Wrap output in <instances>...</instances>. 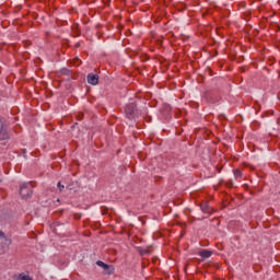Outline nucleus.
Wrapping results in <instances>:
<instances>
[{"label":"nucleus","instance_id":"nucleus-1","mask_svg":"<svg viewBox=\"0 0 280 280\" xmlns=\"http://www.w3.org/2000/svg\"><path fill=\"white\" fill-rule=\"evenodd\" d=\"M125 114L127 119H136V117L141 115L139 109H137V104L135 103H130L125 107Z\"/></svg>","mask_w":280,"mask_h":280},{"label":"nucleus","instance_id":"nucleus-2","mask_svg":"<svg viewBox=\"0 0 280 280\" xmlns=\"http://www.w3.org/2000/svg\"><path fill=\"white\" fill-rule=\"evenodd\" d=\"M20 196L22 198H31L32 197V184L24 183L20 185Z\"/></svg>","mask_w":280,"mask_h":280},{"label":"nucleus","instance_id":"nucleus-3","mask_svg":"<svg viewBox=\"0 0 280 280\" xmlns=\"http://www.w3.org/2000/svg\"><path fill=\"white\" fill-rule=\"evenodd\" d=\"M96 266H100V268L104 269L105 275H114L115 268L110 265H106V262L98 260L96 261Z\"/></svg>","mask_w":280,"mask_h":280},{"label":"nucleus","instance_id":"nucleus-4","mask_svg":"<svg viewBox=\"0 0 280 280\" xmlns=\"http://www.w3.org/2000/svg\"><path fill=\"white\" fill-rule=\"evenodd\" d=\"M88 84H92V86L100 84V75L93 73L88 74Z\"/></svg>","mask_w":280,"mask_h":280},{"label":"nucleus","instance_id":"nucleus-5","mask_svg":"<svg viewBox=\"0 0 280 280\" xmlns=\"http://www.w3.org/2000/svg\"><path fill=\"white\" fill-rule=\"evenodd\" d=\"M0 244H2V246H10L12 244V240L8 238L5 236V233H3V231H0Z\"/></svg>","mask_w":280,"mask_h":280},{"label":"nucleus","instance_id":"nucleus-6","mask_svg":"<svg viewBox=\"0 0 280 280\" xmlns=\"http://www.w3.org/2000/svg\"><path fill=\"white\" fill-rule=\"evenodd\" d=\"M10 139V133L8 132V130L3 129V127H1L0 129V141H5Z\"/></svg>","mask_w":280,"mask_h":280},{"label":"nucleus","instance_id":"nucleus-7","mask_svg":"<svg viewBox=\"0 0 280 280\" xmlns=\"http://www.w3.org/2000/svg\"><path fill=\"white\" fill-rule=\"evenodd\" d=\"M213 253L209 249H202L199 252V256L202 257L203 259H209Z\"/></svg>","mask_w":280,"mask_h":280},{"label":"nucleus","instance_id":"nucleus-8","mask_svg":"<svg viewBox=\"0 0 280 280\" xmlns=\"http://www.w3.org/2000/svg\"><path fill=\"white\" fill-rule=\"evenodd\" d=\"M200 209H201L202 213H208V214L211 213V208L207 203H202L200 206Z\"/></svg>","mask_w":280,"mask_h":280},{"label":"nucleus","instance_id":"nucleus-9","mask_svg":"<svg viewBox=\"0 0 280 280\" xmlns=\"http://www.w3.org/2000/svg\"><path fill=\"white\" fill-rule=\"evenodd\" d=\"M18 280H34L30 275L20 273Z\"/></svg>","mask_w":280,"mask_h":280},{"label":"nucleus","instance_id":"nucleus-10","mask_svg":"<svg viewBox=\"0 0 280 280\" xmlns=\"http://www.w3.org/2000/svg\"><path fill=\"white\" fill-rule=\"evenodd\" d=\"M60 73H61V75H69V73H71V70H69V69H67V68H62V69L60 70Z\"/></svg>","mask_w":280,"mask_h":280},{"label":"nucleus","instance_id":"nucleus-11","mask_svg":"<svg viewBox=\"0 0 280 280\" xmlns=\"http://www.w3.org/2000/svg\"><path fill=\"white\" fill-rule=\"evenodd\" d=\"M234 176H235V178H242V171L234 170Z\"/></svg>","mask_w":280,"mask_h":280},{"label":"nucleus","instance_id":"nucleus-12","mask_svg":"<svg viewBox=\"0 0 280 280\" xmlns=\"http://www.w3.org/2000/svg\"><path fill=\"white\" fill-rule=\"evenodd\" d=\"M5 248H8L5 245L0 244V255H3V253H5Z\"/></svg>","mask_w":280,"mask_h":280},{"label":"nucleus","instance_id":"nucleus-13","mask_svg":"<svg viewBox=\"0 0 280 280\" xmlns=\"http://www.w3.org/2000/svg\"><path fill=\"white\" fill-rule=\"evenodd\" d=\"M57 187L59 191H62V189H65V185H62L61 183H58Z\"/></svg>","mask_w":280,"mask_h":280},{"label":"nucleus","instance_id":"nucleus-14","mask_svg":"<svg viewBox=\"0 0 280 280\" xmlns=\"http://www.w3.org/2000/svg\"><path fill=\"white\" fill-rule=\"evenodd\" d=\"M148 249H143L142 252H141V255H148Z\"/></svg>","mask_w":280,"mask_h":280},{"label":"nucleus","instance_id":"nucleus-15","mask_svg":"<svg viewBox=\"0 0 280 280\" xmlns=\"http://www.w3.org/2000/svg\"><path fill=\"white\" fill-rule=\"evenodd\" d=\"M75 61H77V62H80V59H79V58H77V59H75Z\"/></svg>","mask_w":280,"mask_h":280}]
</instances>
